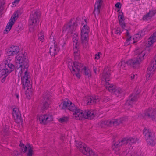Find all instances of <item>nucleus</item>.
Wrapping results in <instances>:
<instances>
[{
    "mask_svg": "<svg viewBox=\"0 0 156 156\" xmlns=\"http://www.w3.org/2000/svg\"><path fill=\"white\" fill-rule=\"evenodd\" d=\"M13 24V22L11 21V20H9L6 27V29L4 30V33L5 34L7 33L10 31Z\"/></svg>",
    "mask_w": 156,
    "mask_h": 156,
    "instance_id": "32",
    "label": "nucleus"
},
{
    "mask_svg": "<svg viewBox=\"0 0 156 156\" xmlns=\"http://www.w3.org/2000/svg\"><path fill=\"white\" fill-rule=\"evenodd\" d=\"M136 53H138V56L136 58L139 59L141 62L144 58L145 55L146 51L142 50H137L135 51Z\"/></svg>",
    "mask_w": 156,
    "mask_h": 156,
    "instance_id": "28",
    "label": "nucleus"
},
{
    "mask_svg": "<svg viewBox=\"0 0 156 156\" xmlns=\"http://www.w3.org/2000/svg\"><path fill=\"white\" fill-rule=\"evenodd\" d=\"M39 13L37 11H33L30 15V19L29 20V25L30 30L33 31L34 29L38 24L39 22Z\"/></svg>",
    "mask_w": 156,
    "mask_h": 156,
    "instance_id": "6",
    "label": "nucleus"
},
{
    "mask_svg": "<svg viewBox=\"0 0 156 156\" xmlns=\"http://www.w3.org/2000/svg\"><path fill=\"white\" fill-rule=\"evenodd\" d=\"M110 73L109 71L107 72L105 70L102 74V81L105 82V86L107 89L111 92L113 93L115 89L116 88L115 86L113 85L112 84H109V83L107 82V81H109L110 79Z\"/></svg>",
    "mask_w": 156,
    "mask_h": 156,
    "instance_id": "7",
    "label": "nucleus"
},
{
    "mask_svg": "<svg viewBox=\"0 0 156 156\" xmlns=\"http://www.w3.org/2000/svg\"><path fill=\"white\" fill-rule=\"evenodd\" d=\"M128 144L129 143L127 137L124 138L119 141L118 143V142L115 143L112 146V148L114 151H116L119 150V147L126 145Z\"/></svg>",
    "mask_w": 156,
    "mask_h": 156,
    "instance_id": "18",
    "label": "nucleus"
},
{
    "mask_svg": "<svg viewBox=\"0 0 156 156\" xmlns=\"http://www.w3.org/2000/svg\"><path fill=\"white\" fill-rule=\"evenodd\" d=\"M16 96L17 98H19V95L18 94H16Z\"/></svg>",
    "mask_w": 156,
    "mask_h": 156,
    "instance_id": "54",
    "label": "nucleus"
},
{
    "mask_svg": "<svg viewBox=\"0 0 156 156\" xmlns=\"http://www.w3.org/2000/svg\"><path fill=\"white\" fill-rule=\"evenodd\" d=\"M154 14L153 11H150L148 13L144 16L143 19L144 20H148L150 19Z\"/></svg>",
    "mask_w": 156,
    "mask_h": 156,
    "instance_id": "30",
    "label": "nucleus"
},
{
    "mask_svg": "<svg viewBox=\"0 0 156 156\" xmlns=\"http://www.w3.org/2000/svg\"><path fill=\"white\" fill-rule=\"evenodd\" d=\"M156 69V55L154 59L151 61L147 70L146 75L147 79L149 80L152 76Z\"/></svg>",
    "mask_w": 156,
    "mask_h": 156,
    "instance_id": "11",
    "label": "nucleus"
},
{
    "mask_svg": "<svg viewBox=\"0 0 156 156\" xmlns=\"http://www.w3.org/2000/svg\"><path fill=\"white\" fill-rule=\"evenodd\" d=\"M118 67L120 70H125L126 69V64L125 61H121L118 64Z\"/></svg>",
    "mask_w": 156,
    "mask_h": 156,
    "instance_id": "34",
    "label": "nucleus"
},
{
    "mask_svg": "<svg viewBox=\"0 0 156 156\" xmlns=\"http://www.w3.org/2000/svg\"><path fill=\"white\" fill-rule=\"evenodd\" d=\"M97 2L101 3H103V1L102 0H98Z\"/></svg>",
    "mask_w": 156,
    "mask_h": 156,
    "instance_id": "53",
    "label": "nucleus"
},
{
    "mask_svg": "<svg viewBox=\"0 0 156 156\" xmlns=\"http://www.w3.org/2000/svg\"><path fill=\"white\" fill-rule=\"evenodd\" d=\"M119 20H124L125 18L122 12H119L118 16Z\"/></svg>",
    "mask_w": 156,
    "mask_h": 156,
    "instance_id": "44",
    "label": "nucleus"
},
{
    "mask_svg": "<svg viewBox=\"0 0 156 156\" xmlns=\"http://www.w3.org/2000/svg\"><path fill=\"white\" fill-rule=\"evenodd\" d=\"M101 101L103 102H106L109 100V98L108 97H103L101 98Z\"/></svg>",
    "mask_w": 156,
    "mask_h": 156,
    "instance_id": "46",
    "label": "nucleus"
},
{
    "mask_svg": "<svg viewBox=\"0 0 156 156\" xmlns=\"http://www.w3.org/2000/svg\"><path fill=\"white\" fill-rule=\"evenodd\" d=\"M59 122L61 123L66 122L69 120V118L67 116H63L58 119Z\"/></svg>",
    "mask_w": 156,
    "mask_h": 156,
    "instance_id": "38",
    "label": "nucleus"
},
{
    "mask_svg": "<svg viewBox=\"0 0 156 156\" xmlns=\"http://www.w3.org/2000/svg\"><path fill=\"white\" fill-rule=\"evenodd\" d=\"M115 6L119 9H120L121 8V5L119 2H117L115 4Z\"/></svg>",
    "mask_w": 156,
    "mask_h": 156,
    "instance_id": "48",
    "label": "nucleus"
},
{
    "mask_svg": "<svg viewBox=\"0 0 156 156\" xmlns=\"http://www.w3.org/2000/svg\"><path fill=\"white\" fill-rule=\"evenodd\" d=\"M50 38L51 39H52V38H51V37H50Z\"/></svg>",
    "mask_w": 156,
    "mask_h": 156,
    "instance_id": "57",
    "label": "nucleus"
},
{
    "mask_svg": "<svg viewBox=\"0 0 156 156\" xmlns=\"http://www.w3.org/2000/svg\"><path fill=\"white\" fill-rule=\"evenodd\" d=\"M14 69V66L12 63H5L0 66V78H2V82H4L7 75Z\"/></svg>",
    "mask_w": 156,
    "mask_h": 156,
    "instance_id": "5",
    "label": "nucleus"
},
{
    "mask_svg": "<svg viewBox=\"0 0 156 156\" xmlns=\"http://www.w3.org/2000/svg\"><path fill=\"white\" fill-rule=\"evenodd\" d=\"M135 77V75L133 74L131 75L130 76L131 79V80L134 79Z\"/></svg>",
    "mask_w": 156,
    "mask_h": 156,
    "instance_id": "51",
    "label": "nucleus"
},
{
    "mask_svg": "<svg viewBox=\"0 0 156 156\" xmlns=\"http://www.w3.org/2000/svg\"><path fill=\"white\" fill-rule=\"evenodd\" d=\"M137 93L136 94H133L129 98V99L127 100L126 105H131L133 103L136 102L138 98V95Z\"/></svg>",
    "mask_w": 156,
    "mask_h": 156,
    "instance_id": "23",
    "label": "nucleus"
},
{
    "mask_svg": "<svg viewBox=\"0 0 156 156\" xmlns=\"http://www.w3.org/2000/svg\"><path fill=\"white\" fill-rule=\"evenodd\" d=\"M144 35V33L143 32V31H142L141 32L136 34L133 37V39L135 40L136 42H137L140 40L141 37Z\"/></svg>",
    "mask_w": 156,
    "mask_h": 156,
    "instance_id": "35",
    "label": "nucleus"
},
{
    "mask_svg": "<svg viewBox=\"0 0 156 156\" xmlns=\"http://www.w3.org/2000/svg\"><path fill=\"white\" fill-rule=\"evenodd\" d=\"M41 123L46 124L51 122L53 120L52 116L49 114L41 115L38 118Z\"/></svg>",
    "mask_w": 156,
    "mask_h": 156,
    "instance_id": "13",
    "label": "nucleus"
},
{
    "mask_svg": "<svg viewBox=\"0 0 156 156\" xmlns=\"http://www.w3.org/2000/svg\"><path fill=\"white\" fill-rule=\"evenodd\" d=\"M31 87V86L30 88L29 87H27L25 88H23L26 89L25 94L27 98L28 99H30V97L32 95Z\"/></svg>",
    "mask_w": 156,
    "mask_h": 156,
    "instance_id": "31",
    "label": "nucleus"
},
{
    "mask_svg": "<svg viewBox=\"0 0 156 156\" xmlns=\"http://www.w3.org/2000/svg\"><path fill=\"white\" fill-rule=\"evenodd\" d=\"M129 35L127 36L125 34V35H126L127 39L125 43V45L127 46L128 45H129L130 44H133L136 42V41H135L134 39H133V37L132 38L130 37L129 34Z\"/></svg>",
    "mask_w": 156,
    "mask_h": 156,
    "instance_id": "29",
    "label": "nucleus"
},
{
    "mask_svg": "<svg viewBox=\"0 0 156 156\" xmlns=\"http://www.w3.org/2000/svg\"><path fill=\"white\" fill-rule=\"evenodd\" d=\"M18 17V14L17 12H15L13 15L12 16L10 20L13 22L14 24L16 20L17 19Z\"/></svg>",
    "mask_w": 156,
    "mask_h": 156,
    "instance_id": "39",
    "label": "nucleus"
},
{
    "mask_svg": "<svg viewBox=\"0 0 156 156\" xmlns=\"http://www.w3.org/2000/svg\"><path fill=\"white\" fill-rule=\"evenodd\" d=\"M13 154V156H19L20 155V153H18L16 151H14Z\"/></svg>",
    "mask_w": 156,
    "mask_h": 156,
    "instance_id": "47",
    "label": "nucleus"
},
{
    "mask_svg": "<svg viewBox=\"0 0 156 156\" xmlns=\"http://www.w3.org/2000/svg\"><path fill=\"white\" fill-rule=\"evenodd\" d=\"M80 22L81 25L80 27L81 39L82 43H85L86 45L90 31L89 27L87 25V18L85 16L83 17L80 20Z\"/></svg>",
    "mask_w": 156,
    "mask_h": 156,
    "instance_id": "3",
    "label": "nucleus"
},
{
    "mask_svg": "<svg viewBox=\"0 0 156 156\" xmlns=\"http://www.w3.org/2000/svg\"><path fill=\"white\" fill-rule=\"evenodd\" d=\"M44 37L43 32H41L38 34L39 40L41 42H42L44 40Z\"/></svg>",
    "mask_w": 156,
    "mask_h": 156,
    "instance_id": "41",
    "label": "nucleus"
},
{
    "mask_svg": "<svg viewBox=\"0 0 156 156\" xmlns=\"http://www.w3.org/2000/svg\"><path fill=\"white\" fill-rule=\"evenodd\" d=\"M100 98L98 96L91 97L86 96L82 99L81 103L83 105H90L92 104L97 103L100 101Z\"/></svg>",
    "mask_w": 156,
    "mask_h": 156,
    "instance_id": "12",
    "label": "nucleus"
},
{
    "mask_svg": "<svg viewBox=\"0 0 156 156\" xmlns=\"http://www.w3.org/2000/svg\"><path fill=\"white\" fill-rule=\"evenodd\" d=\"M77 23H75L73 21L69 23L64 25L62 29V32L63 33L68 34L72 33L73 36V47L74 51V58L75 60H77L78 57V34L75 31L76 28L77 26Z\"/></svg>",
    "mask_w": 156,
    "mask_h": 156,
    "instance_id": "2",
    "label": "nucleus"
},
{
    "mask_svg": "<svg viewBox=\"0 0 156 156\" xmlns=\"http://www.w3.org/2000/svg\"><path fill=\"white\" fill-rule=\"evenodd\" d=\"M18 4L17 2L15 1H14L12 3V6H16L17 4Z\"/></svg>",
    "mask_w": 156,
    "mask_h": 156,
    "instance_id": "50",
    "label": "nucleus"
},
{
    "mask_svg": "<svg viewBox=\"0 0 156 156\" xmlns=\"http://www.w3.org/2000/svg\"><path fill=\"white\" fill-rule=\"evenodd\" d=\"M141 62L140 60L136 57L128 60L127 64L133 68H136L139 66Z\"/></svg>",
    "mask_w": 156,
    "mask_h": 156,
    "instance_id": "19",
    "label": "nucleus"
},
{
    "mask_svg": "<svg viewBox=\"0 0 156 156\" xmlns=\"http://www.w3.org/2000/svg\"><path fill=\"white\" fill-rule=\"evenodd\" d=\"M19 50L18 47L12 46L6 49V53L8 56H14L19 52Z\"/></svg>",
    "mask_w": 156,
    "mask_h": 156,
    "instance_id": "17",
    "label": "nucleus"
},
{
    "mask_svg": "<svg viewBox=\"0 0 156 156\" xmlns=\"http://www.w3.org/2000/svg\"><path fill=\"white\" fill-rule=\"evenodd\" d=\"M144 114V116H147L153 120H156V111L155 109L148 110L145 112Z\"/></svg>",
    "mask_w": 156,
    "mask_h": 156,
    "instance_id": "20",
    "label": "nucleus"
},
{
    "mask_svg": "<svg viewBox=\"0 0 156 156\" xmlns=\"http://www.w3.org/2000/svg\"><path fill=\"white\" fill-rule=\"evenodd\" d=\"M50 95L48 94H44V101L43 103L42 108L43 109H47L48 108L50 104Z\"/></svg>",
    "mask_w": 156,
    "mask_h": 156,
    "instance_id": "21",
    "label": "nucleus"
},
{
    "mask_svg": "<svg viewBox=\"0 0 156 156\" xmlns=\"http://www.w3.org/2000/svg\"><path fill=\"white\" fill-rule=\"evenodd\" d=\"M59 107L62 109H68L72 112L73 117L76 119L78 118V109L75 105L69 100L61 103Z\"/></svg>",
    "mask_w": 156,
    "mask_h": 156,
    "instance_id": "4",
    "label": "nucleus"
},
{
    "mask_svg": "<svg viewBox=\"0 0 156 156\" xmlns=\"http://www.w3.org/2000/svg\"><path fill=\"white\" fill-rule=\"evenodd\" d=\"M129 152V151H128V153Z\"/></svg>",
    "mask_w": 156,
    "mask_h": 156,
    "instance_id": "58",
    "label": "nucleus"
},
{
    "mask_svg": "<svg viewBox=\"0 0 156 156\" xmlns=\"http://www.w3.org/2000/svg\"><path fill=\"white\" fill-rule=\"evenodd\" d=\"M119 24L122 29V32H123L125 34H126L127 36H129V31H130V29L127 28L126 24L124 22V20H119Z\"/></svg>",
    "mask_w": 156,
    "mask_h": 156,
    "instance_id": "24",
    "label": "nucleus"
},
{
    "mask_svg": "<svg viewBox=\"0 0 156 156\" xmlns=\"http://www.w3.org/2000/svg\"><path fill=\"white\" fill-rule=\"evenodd\" d=\"M79 151L87 156H97L91 148L81 142H79Z\"/></svg>",
    "mask_w": 156,
    "mask_h": 156,
    "instance_id": "9",
    "label": "nucleus"
},
{
    "mask_svg": "<svg viewBox=\"0 0 156 156\" xmlns=\"http://www.w3.org/2000/svg\"><path fill=\"white\" fill-rule=\"evenodd\" d=\"M96 114V111L94 110H87L83 111L79 109V119L82 120L83 118L92 119L95 117Z\"/></svg>",
    "mask_w": 156,
    "mask_h": 156,
    "instance_id": "8",
    "label": "nucleus"
},
{
    "mask_svg": "<svg viewBox=\"0 0 156 156\" xmlns=\"http://www.w3.org/2000/svg\"><path fill=\"white\" fill-rule=\"evenodd\" d=\"M110 120L102 121L100 122V125L102 127H105L106 126H111Z\"/></svg>",
    "mask_w": 156,
    "mask_h": 156,
    "instance_id": "36",
    "label": "nucleus"
},
{
    "mask_svg": "<svg viewBox=\"0 0 156 156\" xmlns=\"http://www.w3.org/2000/svg\"><path fill=\"white\" fill-rule=\"evenodd\" d=\"M3 3H1V4H0V5H3Z\"/></svg>",
    "mask_w": 156,
    "mask_h": 156,
    "instance_id": "56",
    "label": "nucleus"
},
{
    "mask_svg": "<svg viewBox=\"0 0 156 156\" xmlns=\"http://www.w3.org/2000/svg\"><path fill=\"white\" fill-rule=\"evenodd\" d=\"M20 146L21 147L22 150L23 152H24L26 151L27 147L24 144L21 143L20 145Z\"/></svg>",
    "mask_w": 156,
    "mask_h": 156,
    "instance_id": "43",
    "label": "nucleus"
},
{
    "mask_svg": "<svg viewBox=\"0 0 156 156\" xmlns=\"http://www.w3.org/2000/svg\"><path fill=\"white\" fill-rule=\"evenodd\" d=\"M12 115L14 120L16 122L20 123L22 122L21 114L19 109L18 108H13Z\"/></svg>",
    "mask_w": 156,
    "mask_h": 156,
    "instance_id": "15",
    "label": "nucleus"
},
{
    "mask_svg": "<svg viewBox=\"0 0 156 156\" xmlns=\"http://www.w3.org/2000/svg\"><path fill=\"white\" fill-rule=\"evenodd\" d=\"M156 41V31L149 38L148 43L146 44V46L149 47Z\"/></svg>",
    "mask_w": 156,
    "mask_h": 156,
    "instance_id": "27",
    "label": "nucleus"
},
{
    "mask_svg": "<svg viewBox=\"0 0 156 156\" xmlns=\"http://www.w3.org/2000/svg\"><path fill=\"white\" fill-rule=\"evenodd\" d=\"M94 72L96 74H97L98 73H97V69L96 68H94Z\"/></svg>",
    "mask_w": 156,
    "mask_h": 156,
    "instance_id": "52",
    "label": "nucleus"
},
{
    "mask_svg": "<svg viewBox=\"0 0 156 156\" xmlns=\"http://www.w3.org/2000/svg\"><path fill=\"white\" fill-rule=\"evenodd\" d=\"M15 1L18 4L20 0H15Z\"/></svg>",
    "mask_w": 156,
    "mask_h": 156,
    "instance_id": "55",
    "label": "nucleus"
},
{
    "mask_svg": "<svg viewBox=\"0 0 156 156\" xmlns=\"http://www.w3.org/2000/svg\"><path fill=\"white\" fill-rule=\"evenodd\" d=\"M128 143L129 144H132L136 143L137 141V139L135 138L131 137H127Z\"/></svg>",
    "mask_w": 156,
    "mask_h": 156,
    "instance_id": "40",
    "label": "nucleus"
},
{
    "mask_svg": "<svg viewBox=\"0 0 156 156\" xmlns=\"http://www.w3.org/2000/svg\"><path fill=\"white\" fill-rule=\"evenodd\" d=\"M115 34L119 35H120L121 34V29L119 27H118L115 28Z\"/></svg>",
    "mask_w": 156,
    "mask_h": 156,
    "instance_id": "45",
    "label": "nucleus"
},
{
    "mask_svg": "<svg viewBox=\"0 0 156 156\" xmlns=\"http://www.w3.org/2000/svg\"><path fill=\"white\" fill-rule=\"evenodd\" d=\"M68 66L71 71L72 73L74 75L75 74L77 77H78V63L76 61L73 63L71 62H69L68 63Z\"/></svg>",
    "mask_w": 156,
    "mask_h": 156,
    "instance_id": "14",
    "label": "nucleus"
},
{
    "mask_svg": "<svg viewBox=\"0 0 156 156\" xmlns=\"http://www.w3.org/2000/svg\"><path fill=\"white\" fill-rule=\"evenodd\" d=\"M54 45H52L50 48V53L52 56H54L56 55L59 50L57 46L55 44V42H54Z\"/></svg>",
    "mask_w": 156,
    "mask_h": 156,
    "instance_id": "26",
    "label": "nucleus"
},
{
    "mask_svg": "<svg viewBox=\"0 0 156 156\" xmlns=\"http://www.w3.org/2000/svg\"><path fill=\"white\" fill-rule=\"evenodd\" d=\"M9 126L7 125L3 126V129L1 132V134L3 136L7 135L9 132Z\"/></svg>",
    "mask_w": 156,
    "mask_h": 156,
    "instance_id": "33",
    "label": "nucleus"
},
{
    "mask_svg": "<svg viewBox=\"0 0 156 156\" xmlns=\"http://www.w3.org/2000/svg\"><path fill=\"white\" fill-rule=\"evenodd\" d=\"M26 55L20 53L16 56V73L19 76L21 77L23 87H29L30 88L31 87L30 82V76L27 71L29 61Z\"/></svg>",
    "mask_w": 156,
    "mask_h": 156,
    "instance_id": "1",
    "label": "nucleus"
},
{
    "mask_svg": "<svg viewBox=\"0 0 156 156\" xmlns=\"http://www.w3.org/2000/svg\"><path fill=\"white\" fill-rule=\"evenodd\" d=\"M143 131L144 134L145 136L147 144L152 146L154 145L156 141L151 130L147 128H144Z\"/></svg>",
    "mask_w": 156,
    "mask_h": 156,
    "instance_id": "10",
    "label": "nucleus"
},
{
    "mask_svg": "<svg viewBox=\"0 0 156 156\" xmlns=\"http://www.w3.org/2000/svg\"><path fill=\"white\" fill-rule=\"evenodd\" d=\"M123 90L122 89L119 87H116L113 93L117 96H120Z\"/></svg>",
    "mask_w": 156,
    "mask_h": 156,
    "instance_id": "37",
    "label": "nucleus"
},
{
    "mask_svg": "<svg viewBox=\"0 0 156 156\" xmlns=\"http://www.w3.org/2000/svg\"><path fill=\"white\" fill-rule=\"evenodd\" d=\"M127 117L121 118L118 119H115L110 120L111 126H116L119 124L124 122L128 120Z\"/></svg>",
    "mask_w": 156,
    "mask_h": 156,
    "instance_id": "22",
    "label": "nucleus"
},
{
    "mask_svg": "<svg viewBox=\"0 0 156 156\" xmlns=\"http://www.w3.org/2000/svg\"><path fill=\"white\" fill-rule=\"evenodd\" d=\"M102 5V3L96 2L94 5V9L93 12L95 16L98 15L100 13L101 9V7Z\"/></svg>",
    "mask_w": 156,
    "mask_h": 156,
    "instance_id": "25",
    "label": "nucleus"
},
{
    "mask_svg": "<svg viewBox=\"0 0 156 156\" xmlns=\"http://www.w3.org/2000/svg\"><path fill=\"white\" fill-rule=\"evenodd\" d=\"M27 148L29 149L27 153V156H32V155L33 154V151L31 149V147L30 146H28Z\"/></svg>",
    "mask_w": 156,
    "mask_h": 156,
    "instance_id": "42",
    "label": "nucleus"
},
{
    "mask_svg": "<svg viewBox=\"0 0 156 156\" xmlns=\"http://www.w3.org/2000/svg\"><path fill=\"white\" fill-rule=\"evenodd\" d=\"M100 54H101V53H98V55H97V54L95 55V59H98L100 57Z\"/></svg>",
    "mask_w": 156,
    "mask_h": 156,
    "instance_id": "49",
    "label": "nucleus"
},
{
    "mask_svg": "<svg viewBox=\"0 0 156 156\" xmlns=\"http://www.w3.org/2000/svg\"><path fill=\"white\" fill-rule=\"evenodd\" d=\"M79 72L83 73L84 75L88 78L91 76V70L88 68H87L85 66L83 65V64L79 63Z\"/></svg>",
    "mask_w": 156,
    "mask_h": 156,
    "instance_id": "16",
    "label": "nucleus"
}]
</instances>
